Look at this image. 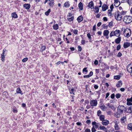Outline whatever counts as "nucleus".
<instances>
[{"label":"nucleus","mask_w":132,"mask_h":132,"mask_svg":"<svg viewBox=\"0 0 132 132\" xmlns=\"http://www.w3.org/2000/svg\"><path fill=\"white\" fill-rule=\"evenodd\" d=\"M127 110L126 108L123 105H119L117 108V111L115 114V116L117 117H119L123 112H125Z\"/></svg>","instance_id":"obj_1"},{"label":"nucleus","mask_w":132,"mask_h":132,"mask_svg":"<svg viewBox=\"0 0 132 132\" xmlns=\"http://www.w3.org/2000/svg\"><path fill=\"white\" fill-rule=\"evenodd\" d=\"M123 20L125 23H129L132 22V17L130 16H126L124 17Z\"/></svg>","instance_id":"obj_2"},{"label":"nucleus","mask_w":132,"mask_h":132,"mask_svg":"<svg viewBox=\"0 0 132 132\" xmlns=\"http://www.w3.org/2000/svg\"><path fill=\"white\" fill-rule=\"evenodd\" d=\"M131 34L130 30L129 28H127L125 30L124 34L127 37H129Z\"/></svg>","instance_id":"obj_3"},{"label":"nucleus","mask_w":132,"mask_h":132,"mask_svg":"<svg viewBox=\"0 0 132 132\" xmlns=\"http://www.w3.org/2000/svg\"><path fill=\"white\" fill-rule=\"evenodd\" d=\"M119 12H115L114 14V16L115 19L117 20L120 21L121 20L122 16L120 15Z\"/></svg>","instance_id":"obj_4"},{"label":"nucleus","mask_w":132,"mask_h":132,"mask_svg":"<svg viewBox=\"0 0 132 132\" xmlns=\"http://www.w3.org/2000/svg\"><path fill=\"white\" fill-rule=\"evenodd\" d=\"M90 104L92 106H96L97 104V100H93L90 102Z\"/></svg>","instance_id":"obj_5"},{"label":"nucleus","mask_w":132,"mask_h":132,"mask_svg":"<svg viewBox=\"0 0 132 132\" xmlns=\"http://www.w3.org/2000/svg\"><path fill=\"white\" fill-rule=\"evenodd\" d=\"M127 69L128 72H131V75L132 76V67L130 65H128L127 67Z\"/></svg>","instance_id":"obj_6"},{"label":"nucleus","mask_w":132,"mask_h":132,"mask_svg":"<svg viewBox=\"0 0 132 132\" xmlns=\"http://www.w3.org/2000/svg\"><path fill=\"white\" fill-rule=\"evenodd\" d=\"M120 30H116L115 31H114V36L117 37H119L120 35Z\"/></svg>","instance_id":"obj_7"},{"label":"nucleus","mask_w":132,"mask_h":132,"mask_svg":"<svg viewBox=\"0 0 132 132\" xmlns=\"http://www.w3.org/2000/svg\"><path fill=\"white\" fill-rule=\"evenodd\" d=\"M92 125L93 126L95 125L94 126V127L96 129L98 128L100 125L99 123H97L95 121L92 122Z\"/></svg>","instance_id":"obj_8"},{"label":"nucleus","mask_w":132,"mask_h":132,"mask_svg":"<svg viewBox=\"0 0 132 132\" xmlns=\"http://www.w3.org/2000/svg\"><path fill=\"white\" fill-rule=\"evenodd\" d=\"M114 5L116 7L118 6L120 4V2L118 0H114Z\"/></svg>","instance_id":"obj_9"},{"label":"nucleus","mask_w":132,"mask_h":132,"mask_svg":"<svg viewBox=\"0 0 132 132\" xmlns=\"http://www.w3.org/2000/svg\"><path fill=\"white\" fill-rule=\"evenodd\" d=\"M23 7L26 9H29L30 7V5L29 4H26L23 5Z\"/></svg>","instance_id":"obj_10"},{"label":"nucleus","mask_w":132,"mask_h":132,"mask_svg":"<svg viewBox=\"0 0 132 132\" xmlns=\"http://www.w3.org/2000/svg\"><path fill=\"white\" fill-rule=\"evenodd\" d=\"M127 112L130 113H132V106L128 107L127 109Z\"/></svg>","instance_id":"obj_11"},{"label":"nucleus","mask_w":132,"mask_h":132,"mask_svg":"<svg viewBox=\"0 0 132 132\" xmlns=\"http://www.w3.org/2000/svg\"><path fill=\"white\" fill-rule=\"evenodd\" d=\"M130 45V43L127 42H125L123 44V47L125 48H126L129 46Z\"/></svg>","instance_id":"obj_12"},{"label":"nucleus","mask_w":132,"mask_h":132,"mask_svg":"<svg viewBox=\"0 0 132 132\" xmlns=\"http://www.w3.org/2000/svg\"><path fill=\"white\" fill-rule=\"evenodd\" d=\"M109 123V121L106 120H104L102 121V123L104 125H107Z\"/></svg>","instance_id":"obj_13"},{"label":"nucleus","mask_w":132,"mask_h":132,"mask_svg":"<svg viewBox=\"0 0 132 132\" xmlns=\"http://www.w3.org/2000/svg\"><path fill=\"white\" fill-rule=\"evenodd\" d=\"M88 6L90 7L91 9L94 8V3L92 1H91L89 3Z\"/></svg>","instance_id":"obj_14"},{"label":"nucleus","mask_w":132,"mask_h":132,"mask_svg":"<svg viewBox=\"0 0 132 132\" xmlns=\"http://www.w3.org/2000/svg\"><path fill=\"white\" fill-rule=\"evenodd\" d=\"M108 7V6L105 4H103L102 6V10L103 11H105Z\"/></svg>","instance_id":"obj_15"},{"label":"nucleus","mask_w":132,"mask_h":132,"mask_svg":"<svg viewBox=\"0 0 132 132\" xmlns=\"http://www.w3.org/2000/svg\"><path fill=\"white\" fill-rule=\"evenodd\" d=\"M54 0H50V2L49 3V5L51 7H53L54 5Z\"/></svg>","instance_id":"obj_16"},{"label":"nucleus","mask_w":132,"mask_h":132,"mask_svg":"<svg viewBox=\"0 0 132 132\" xmlns=\"http://www.w3.org/2000/svg\"><path fill=\"white\" fill-rule=\"evenodd\" d=\"M122 85V82L121 81H119L118 82L116 86L117 87H120Z\"/></svg>","instance_id":"obj_17"},{"label":"nucleus","mask_w":132,"mask_h":132,"mask_svg":"<svg viewBox=\"0 0 132 132\" xmlns=\"http://www.w3.org/2000/svg\"><path fill=\"white\" fill-rule=\"evenodd\" d=\"M77 20L78 22H80L82 21L83 20V17L81 15H80L77 18Z\"/></svg>","instance_id":"obj_18"},{"label":"nucleus","mask_w":132,"mask_h":132,"mask_svg":"<svg viewBox=\"0 0 132 132\" xmlns=\"http://www.w3.org/2000/svg\"><path fill=\"white\" fill-rule=\"evenodd\" d=\"M109 31L108 30H105L104 31L103 35L104 36H107L109 35Z\"/></svg>","instance_id":"obj_19"},{"label":"nucleus","mask_w":132,"mask_h":132,"mask_svg":"<svg viewBox=\"0 0 132 132\" xmlns=\"http://www.w3.org/2000/svg\"><path fill=\"white\" fill-rule=\"evenodd\" d=\"M121 40V38L119 37L115 39V42L116 44H118L120 42Z\"/></svg>","instance_id":"obj_20"},{"label":"nucleus","mask_w":132,"mask_h":132,"mask_svg":"<svg viewBox=\"0 0 132 132\" xmlns=\"http://www.w3.org/2000/svg\"><path fill=\"white\" fill-rule=\"evenodd\" d=\"M78 7L80 10H82L83 9V4L81 2H80L79 3Z\"/></svg>","instance_id":"obj_21"},{"label":"nucleus","mask_w":132,"mask_h":132,"mask_svg":"<svg viewBox=\"0 0 132 132\" xmlns=\"http://www.w3.org/2000/svg\"><path fill=\"white\" fill-rule=\"evenodd\" d=\"M127 128L128 129L132 130V123L128 124L127 125Z\"/></svg>","instance_id":"obj_22"},{"label":"nucleus","mask_w":132,"mask_h":132,"mask_svg":"<svg viewBox=\"0 0 132 132\" xmlns=\"http://www.w3.org/2000/svg\"><path fill=\"white\" fill-rule=\"evenodd\" d=\"M12 17L14 18H16L18 17L17 14L15 12H13L11 14Z\"/></svg>","instance_id":"obj_23"},{"label":"nucleus","mask_w":132,"mask_h":132,"mask_svg":"<svg viewBox=\"0 0 132 132\" xmlns=\"http://www.w3.org/2000/svg\"><path fill=\"white\" fill-rule=\"evenodd\" d=\"M126 121V116H124L121 118V123H124Z\"/></svg>","instance_id":"obj_24"},{"label":"nucleus","mask_w":132,"mask_h":132,"mask_svg":"<svg viewBox=\"0 0 132 132\" xmlns=\"http://www.w3.org/2000/svg\"><path fill=\"white\" fill-rule=\"evenodd\" d=\"M127 104L128 105H132V103H131L129 101H132V99H127Z\"/></svg>","instance_id":"obj_25"},{"label":"nucleus","mask_w":132,"mask_h":132,"mask_svg":"<svg viewBox=\"0 0 132 132\" xmlns=\"http://www.w3.org/2000/svg\"><path fill=\"white\" fill-rule=\"evenodd\" d=\"M115 129L116 130H119V128L118 123L116 122H115L114 125Z\"/></svg>","instance_id":"obj_26"},{"label":"nucleus","mask_w":132,"mask_h":132,"mask_svg":"<svg viewBox=\"0 0 132 132\" xmlns=\"http://www.w3.org/2000/svg\"><path fill=\"white\" fill-rule=\"evenodd\" d=\"M131 1V0H122L121 2L124 3L127 2L130 5L131 4V2L130 1Z\"/></svg>","instance_id":"obj_27"},{"label":"nucleus","mask_w":132,"mask_h":132,"mask_svg":"<svg viewBox=\"0 0 132 132\" xmlns=\"http://www.w3.org/2000/svg\"><path fill=\"white\" fill-rule=\"evenodd\" d=\"M16 92L17 93H20L21 95L23 94V93H22V91L20 88H18L17 89Z\"/></svg>","instance_id":"obj_28"},{"label":"nucleus","mask_w":132,"mask_h":132,"mask_svg":"<svg viewBox=\"0 0 132 132\" xmlns=\"http://www.w3.org/2000/svg\"><path fill=\"white\" fill-rule=\"evenodd\" d=\"M53 27V29L55 30H57L59 28V26L57 24L54 25Z\"/></svg>","instance_id":"obj_29"},{"label":"nucleus","mask_w":132,"mask_h":132,"mask_svg":"<svg viewBox=\"0 0 132 132\" xmlns=\"http://www.w3.org/2000/svg\"><path fill=\"white\" fill-rule=\"evenodd\" d=\"M95 10L94 11V12L96 13H98L99 12V9L98 6H95Z\"/></svg>","instance_id":"obj_30"},{"label":"nucleus","mask_w":132,"mask_h":132,"mask_svg":"<svg viewBox=\"0 0 132 132\" xmlns=\"http://www.w3.org/2000/svg\"><path fill=\"white\" fill-rule=\"evenodd\" d=\"M100 119L101 121H102L104 120L105 118L104 116L103 115H102L100 116Z\"/></svg>","instance_id":"obj_31"},{"label":"nucleus","mask_w":132,"mask_h":132,"mask_svg":"<svg viewBox=\"0 0 132 132\" xmlns=\"http://www.w3.org/2000/svg\"><path fill=\"white\" fill-rule=\"evenodd\" d=\"M117 64H116L114 66H111L110 67V68L112 70L114 69H117Z\"/></svg>","instance_id":"obj_32"},{"label":"nucleus","mask_w":132,"mask_h":132,"mask_svg":"<svg viewBox=\"0 0 132 132\" xmlns=\"http://www.w3.org/2000/svg\"><path fill=\"white\" fill-rule=\"evenodd\" d=\"M120 78V75L115 76H114V79L117 80H119Z\"/></svg>","instance_id":"obj_33"},{"label":"nucleus","mask_w":132,"mask_h":132,"mask_svg":"<svg viewBox=\"0 0 132 132\" xmlns=\"http://www.w3.org/2000/svg\"><path fill=\"white\" fill-rule=\"evenodd\" d=\"M100 107L101 109L104 111H105L106 109V107L104 105L100 106Z\"/></svg>","instance_id":"obj_34"},{"label":"nucleus","mask_w":132,"mask_h":132,"mask_svg":"<svg viewBox=\"0 0 132 132\" xmlns=\"http://www.w3.org/2000/svg\"><path fill=\"white\" fill-rule=\"evenodd\" d=\"M87 36L88 37L89 39L90 40L89 42H91V40L92 38L91 37V35L89 33H88L87 34Z\"/></svg>","instance_id":"obj_35"},{"label":"nucleus","mask_w":132,"mask_h":132,"mask_svg":"<svg viewBox=\"0 0 132 132\" xmlns=\"http://www.w3.org/2000/svg\"><path fill=\"white\" fill-rule=\"evenodd\" d=\"M100 128L101 129L104 130L105 131L107 130V129L104 126H100Z\"/></svg>","instance_id":"obj_36"},{"label":"nucleus","mask_w":132,"mask_h":132,"mask_svg":"<svg viewBox=\"0 0 132 132\" xmlns=\"http://www.w3.org/2000/svg\"><path fill=\"white\" fill-rule=\"evenodd\" d=\"M1 57L2 61H4V60L5 56L3 53H2L1 54Z\"/></svg>","instance_id":"obj_37"},{"label":"nucleus","mask_w":132,"mask_h":132,"mask_svg":"<svg viewBox=\"0 0 132 132\" xmlns=\"http://www.w3.org/2000/svg\"><path fill=\"white\" fill-rule=\"evenodd\" d=\"M50 12L51 10L50 9H49L48 10V11H47L45 12V14L46 15H48L49 14V13Z\"/></svg>","instance_id":"obj_38"},{"label":"nucleus","mask_w":132,"mask_h":132,"mask_svg":"<svg viewBox=\"0 0 132 132\" xmlns=\"http://www.w3.org/2000/svg\"><path fill=\"white\" fill-rule=\"evenodd\" d=\"M111 11L110 10L108 11V15L109 16H111L112 15Z\"/></svg>","instance_id":"obj_39"},{"label":"nucleus","mask_w":132,"mask_h":132,"mask_svg":"<svg viewBox=\"0 0 132 132\" xmlns=\"http://www.w3.org/2000/svg\"><path fill=\"white\" fill-rule=\"evenodd\" d=\"M121 95L119 93L117 94L116 95V97L117 98H119L121 97Z\"/></svg>","instance_id":"obj_40"},{"label":"nucleus","mask_w":132,"mask_h":132,"mask_svg":"<svg viewBox=\"0 0 132 132\" xmlns=\"http://www.w3.org/2000/svg\"><path fill=\"white\" fill-rule=\"evenodd\" d=\"M73 16H71V18H68V20L69 21H71L73 19Z\"/></svg>","instance_id":"obj_41"},{"label":"nucleus","mask_w":132,"mask_h":132,"mask_svg":"<svg viewBox=\"0 0 132 132\" xmlns=\"http://www.w3.org/2000/svg\"><path fill=\"white\" fill-rule=\"evenodd\" d=\"M28 60V58L27 57H26L24 58L22 60V61L23 62H26L27 60Z\"/></svg>","instance_id":"obj_42"},{"label":"nucleus","mask_w":132,"mask_h":132,"mask_svg":"<svg viewBox=\"0 0 132 132\" xmlns=\"http://www.w3.org/2000/svg\"><path fill=\"white\" fill-rule=\"evenodd\" d=\"M114 36V31H112L110 33V36L111 37Z\"/></svg>","instance_id":"obj_43"},{"label":"nucleus","mask_w":132,"mask_h":132,"mask_svg":"<svg viewBox=\"0 0 132 132\" xmlns=\"http://www.w3.org/2000/svg\"><path fill=\"white\" fill-rule=\"evenodd\" d=\"M64 5L66 7H68L69 6V4L68 2L65 3Z\"/></svg>","instance_id":"obj_44"},{"label":"nucleus","mask_w":132,"mask_h":132,"mask_svg":"<svg viewBox=\"0 0 132 132\" xmlns=\"http://www.w3.org/2000/svg\"><path fill=\"white\" fill-rule=\"evenodd\" d=\"M95 128L94 127V126H93L92 129V132H95L96 131L95 129Z\"/></svg>","instance_id":"obj_45"},{"label":"nucleus","mask_w":132,"mask_h":132,"mask_svg":"<svg viewBox=\"0 0 132 132\" xmlns=\"http://www.w3.org/2000/svg\"><path fill=\"white\" fill-rule=\"evenodd\" d=\"M78 32V31L76 29L74 30L73 31V32L75 34H77Z\"/></svg>","instance_id":"obj_46"},{"label":"nucleus","mask_w":132,"mask_h":132,"mask_svg":"<svg viewBox=\"0 0 132 132\" xmlns=\"http://www.w3.org/2000/svg\"><path fill=\"white\" fill-rule=\"evenodd\" d=\"M102 27L103 28H104V29H107L108 28V26H105V25L104 24H103L102 25Z\"/></svg>","instance_id":"obj_47"},{"label":"nucleus","mask_w":132,"mask_h":132,"mask_svg":"<svg viewBox=\"0 0 132 132\" xmlns=\"http://www.w3.org/2000/svg\"><path fill=\"white\" fill-rule=\"evenodd\" d=\"M120 15H125L126 14V12L124 11H122L120 13Z\"/></svg>","instance_id":"obj_48"},{"label":"nucleus","mask_w":132,"mask_h":132,"mask_svg":"<svg viewBox=\"0 0 132 132\" xmlns=\"http://www.w3.org/2000/svg\"><path fill=\"white\" fill-rule=\"evenodd\" d=\"M101 113V111L98 110L97 112V115L98 116H100V114Z\"/></svg>","instance_id":"obj_49"},{"label":"nucleus","mask_w":132,"mask_h":132,"mask_svg":"<svg viewBox=\"0 0 132 132\" xmlns=\"http://www.w3.org/2000/svg\"><path fill=\"white\" fill-rule=\"evenodd\" d=\"M86 122L87 124L89 125L91 123V121L89 120H87L86 121Z\"/></svg>","instance_id":"obj_50"},{"label":"nucleus","mask_w":132,"mask_h":132,"mask_svg":"<svg viewBox=\"0 0 132 132\" xmlns=\"http://www.w3.org/2000/svg\"><path fill=\"white\" fill-rule=\"evenodd\" d=\"M46 48V46H42L41 48V49L42 51H43Z\"/></svg>","instance_id":"obj_51"},{"label":"nucleus","mask_w":132,"mask_h":132,"mask_svg":"<svg viewBox=\"0 0 132 132\" xmlns=\"http://www.w3.org/2000/svg\"><path fill=\"white\" fill-rule=\"evenodd\" d=\"M121 48V46L120 45H118L117 47V50H119Z\"/></svg>","instance_id":"obj_52"},{"label":"nucleus","mask_w":132,"mask_h":132,"mask_svg":"<svg viewBox=\"0 0 132 132\" xmlns=\"http://www.w3.org/2000/svg\"><path fill=\"white\" fill-rule=\"evenodd\" d=\"M87 68H84L82 70L83 72H88V71L86 69Z\"/></svg>","instance_id":"obj_53"},{"label":"nucleus","mask_w":132,"mask_h":132,"mask_svg":"<svg viewBox=\"0 0 132 132\" xmlns=\"http://www.w3.org/2000/svg\"><path fill=\"white\" fill-rule=\"evenodd\" d=\"M70 93L71 94H73V91L74 90V89L73 88L71 89V90L70 89Z\"/></svg>","instance_id":"obj_54"},{"label":"nucleus","mask_w":132,"mask_h":132,"mask_svg":"<svg viewBox=\"0 0 132 132\" xmlns=\"http://www.w3.org/2000/svg\"><path fill=\"white\" fill-rule=\"evenodd\" d=\"M81 43L82 45H84L85 43V40H82L81 42Z\"/></svg>","instance_id":"obj_55"},{"label":"nucleus","mask_w":132,"mask_h":132,"mask_svg":"<svg viewBox=\"0 0 132 132\" xmlns=\"http://www.w3.org/2000/svg\"><path fill=\"white\" fill-rule=\"evenodd\" d=\"M78 51H81L82 50V48L80 46H78Z\"/></svg>","instance_id":"obj_56"},{"label":"nucleus","mask_w":132,"mask_h":132,"mask_svg":"<svg viewBox=\"0 0 132 132\" xmlns=\"http://www.w3.org/2000/svg\"><path fill=\"white\" fill-rule=\"evenodd\" d=\"M122 55V54L120 52H119L117 56L118 57H120Z\"/></svg>","instance_id":"obj_57"},{"label":"nucleus","mask_w":132,"mask_h":132,"mask_svg":"<svg viewBox=\"0 0 132 132\" xmlns=\"http://www.w3.org/2000/svg\"><path fill=\"white\" fill-rule=\"evenodd\" d=\"M85 132H90V130L89 129L87 128L85 130Z\"/></svg>","instance_id":"obj_58"},{"label":"nucleus","mask_w":132,"mask_h":132,"mask_svg":"<svg viewBox=\"0 0 132 132\" xmlns=\"http://www.w3.org/2000/svg\"><path fill=\"white\" fill-rule=\"evenodd\" d=\"M115 97V94L113 93L111 94V98L112 99H113Z\"/></svg>","instance_id":"obj_59"},{"label":"nucleus","mask_w":132,"mask_h":132,"mask_svg":"<svg viewBox=\"0 0 132 132\" xmlns=\"http://www.w3.org/2000/svg\"><path fill=\"white\" fill-rule=\"evenodd\" d=\"M113 25V22H110L109 23V26L110 27L111 26H112Z\"/></svg>","instance_id":"obj_60"},{"label":"nucleus","mask_w":132,"mask_h":132,"mask_svg":"<svg viewBox=\"0 0 132 132\" xmlns=\"http://www.w3.org/2000/svg\"><path fill=\"white\" fill-rule=\"evenodd\" d=\"M98 61L97 60H95L94 61V63L95 65H97L98 64Z\"/></svg>","instance_id":"obj_61"},{"label":"nucleus","mask_w":132,"mask_h":132,"mask_svg":"<svg viewBox=\"0 0 132 132\" xmlns=\"http://www.w3.org/2000/svg\"><path fill=\"white\" fill-rule=\"evenodd\" d=\"M89 77H90V76L89 75H85L84 76V78H88Z\"/></svg>","instance_id":"obj_62"},{"label":"nucleus","mask_w":132,"mask_h":132,"mask_svg":"<svg viewBox=\"0 0 132 132\" xmlns=\"http://www.w3.org/2000/svg\"><path fill=\"white\" fill-rule=\"evenodd\" d=\"M101 15V14H97L96 15V17L97 18H99Z\"/></svg>","instance_id":"obj_63"},{"label":"nucleus","mask_w":132,"mask_h":132,"mask_svg":"<svg viewBox=\"0 0 132 132\" xmlns=\"http://www.w3.org/2000/svg\"><path fill=\"white\" fill-rule=\"evenodd\" d=\"M110 8L111 9V10H112L113 9V4H112L110 6Z\"/></svg>","instance_id":"obj_64"}]
</instances>
